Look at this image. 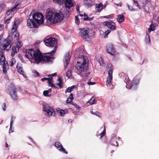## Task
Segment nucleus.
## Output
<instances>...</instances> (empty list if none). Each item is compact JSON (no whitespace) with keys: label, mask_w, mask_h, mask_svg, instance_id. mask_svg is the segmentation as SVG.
Returning a JSON list of instances; mask_svg holds the SVG:
<instances>
[{"label":"nucleus","mask_w":159,"mask_h":159,"mask_svg":"<svg viewBox=\"0 0 159 159\" xmlns=\"http://www.w3.org/2000/svg\"><path fill=\"white\" fill-rule=\"evenodd\" d=\"M25 56L30 60L34 59L35 62L39 64L41 62L49 63L51 58L48 59L47 55H42L39 50L35 51L32 49L26 50L25 52Z\"/></svg>","instance_id":"nucleus-1"},{"label":"nucleus","mask_w":159,"mask_h":159,"mask_svg":"<svg viewBox=\"0 0 159 159\" xmlns=\"http://www.w3.org/2000/svg\"><path fill=\"white\" fill-rule=\"evenodd\" d=\"M64 16L61 12L52 8L47 9L46 13V19L49 23H56L63 20Z\"/></svg>","instance_id":"nucleus-2"},{"label":"nucleus","mask_w":159,"mask_h":159,"mask_svg":"<svg viewBox=\"0 0 159 159\" xmlns=\"http://www.w3.org/2000/svg\"><path fill=\"white\" fill-rule=\"evenodd\" d=\"M43 16L39 12L35 13L33 16V19H29L27 20L28 26L30 28H37L43 23Z\"/></svg>","instance_id":"nucleus-3"},{"label":"nucleus","mask_w":159,"mask_h":159,"mask_svg":"<svg viewBox=\"0 0 159 159\" xmlns=\"http://www.w3.org/2000/svg\"><path fill=\"white\" fill-rule=\"evenodd\" d=\"M44 42L47 46L50 47H54L53 49L50 52L44 54V55H47L48 59V58H51V59L49 61V63H51L52 60L54 59L52 56L55 53L57 49V40L54 38L50 37L44 40Z\"/></svg>","instance_id":"nucleus-4"},{"label":"nucleus","mask_w":159,"mask_h":159,"mask_svg":"<svg viewBox=\"0 0 159 159\" xmlns=\"http://www.w3.org/2000/svg\"><path fill=\"white\" fill-rule=\"evenodd\" d=\"M79 61L75 65V67L78 74L85 72L87 69V61L84 59V56H81L78 58Z\"/></svg>","instance_id":"nucleus-5"},{"label":"nucleus","mask_w":159,"mask_h":159,"mask_svg":"<svg viewBox=\"0 0 159 159\" xmlns=\"http://www.w3.org/2000/svg\"><path fill=\"white\" fill-rule=\"evenodd\" d=\"M8 91L12 98L14 100L18 99V96L16 93V89L13 84H11L8 87Z\"/></svg>","instance_id":"nucleus-6"},{"label":"nucleus","mask_w":159,"mask_h":159,"mask_svg":"<svg viewBox=\"0 0 159 159\" xmlns=\"http://www.w3.org/2000/svg\"><path fill=\"white\" fill-rule=\"evenodd\" d=\"M107 69H109L108 71V76L107 79V85L108 87H111L112 81V74L113 66L111 64H108L107 66Z\"/></svg>","instance_id":"nucleus-7"},{"label":"nucleus","mask_w":159,"mask_h":159,"mask_svg":"<svg viewBox=\"0 0 159 159\" xmlns=\"http://www.w3.org/2000/svg\"><path fill=\"white\" fill-rule=\"evenodd\" d=\"M12 44L11 40L7 38L4 40V44L1 46V48L2 50H8L11 47Z\"/></svg>","instance_id":"nucleus-8"},{"label":"nucleus","mask_w":159,"mask_h":159,"mask_svg":"<svg viewBox=\"0 0 159 159\" xmlns=\"http://www.w3.org/2000/svg\"><path fill=\"white\" fill-rule=\"evenodd\" d=\"M43 111H45L48 115L52 116L54 115L55 112L54 109L49 106L47 105H43Z\"/></svg>","instance_id":"nucleus-9"},{"label":"nucleus","mask_w":159,"mask_h":159,"mask_svg":"<svg viewBox=\"0 0 159 159\" xmlns=\"http://www.w3.org/2000/svg\"><path fill=\"white\" fill-rule=\"evenodd\" d=\"M103 25L111 30H115L116 29V24L112 21H104L103 22Z\"/></svg>","instance_id":"nucleus-10"},{"label":"nucleus","mask_w":159,"mask_h":159,"mask_svg":"<svg viewBox=\"0 0 159 159\" xmlns=\"http://www.w3.org/2000/svg\"><path fill=\"white\" fill-rule=\"evenodd\" d=\"M89 33V29L88 28H84L80 30L79 34L82 37L86 39L89 37L88 35Z\"/></svg>","instance_id":"nucleus-11"},{"label":"nucleus","mask_w":159,"mask_h":159,"mask_svg":"<svg viewBox=\"0 0 159 159\" xmlns=\"http://www.w3.org/2000/svg\"><path fill=\"white\" fill-rule=\"evenodd\" d=\"M107 50L108 53L112 55H114L115 53V50L113 45L111 43L108 44L107 47Z\"/></svg>","instance_id":"nucleus-12"},{"label":"nucleus","mask_w":159,"mask_h":159,"mask_svg":"<svg viewBox=\"0 0 159 159\" xmlns=\"http://www.w3.org/2000/svg\"><path fill=\"white\" fill-rule=\"evenodd\" d=\"M70 60L69 52H67L65 53V57L63 60L65 69H66L69 63Z\"/></svg>","instance_id":"nucleus-13"},{"label":"nucleus","mask_w":159,"mask_h":159,"mask_svg":"<svg viewBox=\"0 0 159 159\" xmlns=\"http://www.w3.org/2000/svg\"><path fill=\"white\" fill-rule=\"evenodd\" d=\"M55 146L60 151L66 154L67 153V152L65 151V149L63 148L61 144L59 142H56L55 143Z\"/></svg>","instance_id":"nucleus-14"},{"label":"nucleus","mask_w":159,"mask_h":159,"mask_svg":"<svg viewBox=\"0 0 159 159\" xmlns=\"http://www.w3.org/2000/svg\"><path fill=\"white\" fill-rule=\"evenodd\" d=\"M2 63H0L1 64L3 65V71L4 73L6 74L7 71L9 69V66L7 62L6 61H3Z\"/></svg>","instance_id":"nucleus-15"},{"label":"nucleus","mask_w":159,"mask_h":159,"mask_svg":"<svg viewBox=\"0 0 159 159\" xmlns=\"http://www.w3.org/2000/svg\"><path fill=\"white\" fill-rule=\"evenodd\" d=\"M74 3L72 0H65V7L66 8L70 9L73 6Z\"/></svg>","instance_id":"nucleus-16"},{"label":"nucleus","mask_w":159,"mask_h":159,"mask_svg":"<svg viewBox=\"0 0 159 159\" xmlns=\"http://www.w3.org/2000/svg\"><path fill=\"white\" fill-rule=\"evenodd\" d=\"M18 5H16L11 9L8 10L6 13L5 16H8L11 13H12L14 11L17 10L18 9Z\"/></svg>","instance_id":"nucleus-17"},{"label":"nucleus","mask_w":159,"mask_h":159,"mask_svg":"<svg viewBox=\"0 0 159 159\" xmlns=\"http://www.w3.org/2000/svg\"><path fill=\"white\" fill-rule=\"evenodd\" d=\"M94 0H84V3L86 7H89L91 6Z\"/></svg>","instance_id":"nucleus-18"},{"label":"nucleus","mask_w":159,"mask_h":159,"mask_svg":"<svg viewBox=\"0 0 159 159\" xmlns=\"http://www.w3.org/2000/svg\"><path fill=\"white\" fill-rule=\"evenodd\" d=\"M19 50V49L16 48V46H13L12 48L11 51V55L12 57L14 56L15 54L16 53H17Z\"/></svg>","instance_id":"nucleus-19"},{"label":"nucleus","mask_w":159,"mask_h":159,"mask_svg":"<svg viewBox=\"0 0 159 159\" xmlns=\"http://www.w3.org/2000/svg\"><path fill=\"white\" fill-rule=\"evenodd\" d=\"M19 50V49L16 48V46H13L12 48L11 51V55L12 57L14 56L15 54L16 53H17Z\"/></svg>","instance_id":"nucleus-20"},{"label":"nucleus","mask_w":159,"mask_h":159,"mask_svg":"<svg viewBox=\"0 0 159 159\" xmlns=\"http://www.w3.org/2000/svg\"><path fill=\"white\" fill-rule=\"evenodd\" d=\"M138 81L137 80H134L131 83L130 87L129 88L130 89L131 88L133 89H134L136 88V86L138 84Z\"/></svg>","instance_id":"nucleus-21"},{"label":"nucleus","mask_w":159,"mask_h":159,"mask_svg":"<svg viewBox=\"0 0 159 159\" xmlns=\"http://www.w3.org/2000/svg\"><path fill=\"white\" fill-rule=\"evenodd\" d=\"M16 68L17 69V71L19 73L22 75L24 76L25 75V74L24 73V72L23 70L22 67L17 66H16Z\"/></svg>","instance_id":"nucleus-22"},{"label":"nucleus","mask_w":159,"mask_h":159,"mask_svg":"<svg viewBox=\"0 0 159 159\" xmlns=\"http://www.w3.org/2000/svg\"><path fill=\"white\" fill-rule=\"evenodd\" d=\"M124 20V15H119L118 16V18H117V21L120 23L123 22Z\"/></svg>","instance_id":"nucleus-23"},{"label":"nucleus","mask_w":159,"mask_h":159,"mask_svg":"<svg viewBox=\"0 0 159 159\" xmlns=\"http://www.w3.org/2000/svg\"><path fill=\"white\" fill-rule=\"evenodd\" d=\"M5 57L4 55L3 52L0 51V63H2L3 61H5Z\"/></svg>","instance_id":"nucleus-24"},{"label":"nucleus","mask_w":159,"mask_h":159,"mask_svg":"<svg viewBox=\"0 0 159 159\" xmlns=\"http://www.w3.org/2000/svg\"><path fill=\"white\" fill-rule=\"evenodd\" d=\"M102 4L100 3L99 4H96V7L97 9V10L98 11H100L102 9Z\"/></svg>","instance_id":"nucleus-25"},{"label":"nucleus","mask_w":159,"mask_h":159,"mask_svg":"<svg viewBox=\"0 0 159 159\" xmlns=\"http://www.w3.org/2000/svg\"><path fill=\"white\" fill-rule=\"evenodd\" d=\"M13 35H14V39L16 40H18L19 38V34L17 31L13 32Z\"/></svg>","instance_id":"nucleus-26"},{"label":"nucleus","mask_w":159,"mask_h":159,"mask_svg":"<svg viewBox=\"0 0 159 159\" xmlns=\"http://www.w3.org/2000/svg\"><path fill=\"white\" fill-rule=\"evenodd\" d=\"M17 21H16L15 20L14 21V25H13L12 27V31H16V29L17 28V24L16 22Z\"/></svg>","instance_id":"nucleus-27"},{"label":"nucleus","mask_w":159,"mask_h":159,"mask_svg":"<svg viewBox=\"0 0 159 159\" xmlns=\"http://www.w3.org/2000/svg\"><path fill=\"white\" fill-rule=\"evenodd\" d=\"M11 18V16H10L9 17H8V16H5L4 20V22L5 23L7 24L9 23L10 21Z\"/></svg>","instance_id":"nucleus-28"},{"label":"nucleus","mask_w":159,"mask_h":159,"mask_svg":"<svg viewBox=\"0 0 159 159\" xmlns=\"http://www.w3.org/2000/svg\"><path fill=\"white\" fill-rule=\"evenodd\" d=\"M145 41L146 43H149L150 42V37L147 33H146L145 36Z\"/></svg>","instance_id":"nucleus-29"},{"label":"nucleus","mask_w":159,"mask_h":159,"mask_svg":"<svg viewBox=\"0 0 159 159\" xmlns=\"http://www.w3.org/2000/svg\"><path fill=\"white\" fill-rule=\"evenodd\" d=\"M68 112V111L67 110H61L59 111V113L60 115L61 116H63L65 114Z\"/></svg>","instance_id":"nucleus-30"},{"label":"nucleus","mask_w":159,"mask_h":159,"mask_svg":"<svg viewBox=\"0 0 159 159\" xmlns=\"http://www.w3.org/2000/svg\"><path fill=\"white\" fill-rule=\"evenodd\" d=\"M75 87V86L73 85L71 87H68L66 90L65 93H66L67 92H71L73 89V88Z\"/></svg>","instance_id":"nucleus-31"},{"label":"nucleus","mask_w":159,"mask_h":159,"mask_svg":"<svg viewBox=\"0 0 159 159\" xmlns=\"http://www.w3.org/2000/svg\"><path fill=\"white\" fill-rule=\"evenodd\" d=\"M51 90L50 89H49L47 90L44 91L43 92V95L45 96H48V93L51 92Z\"/></svg>","instance_id":"nucleus-32"},{"label":"nucleus","mask_w":159,"mask_h":159,"mask_svg":"<svg viewBox=\"0 0 159 159\" xmlns=\"http://www.w3.org/2000/svg\"><path fill=\"white\" fill-rule=\"evenodd\" d=\"M22 44L21 41H18L16 43V44L15 45L16 46V48L19 49L22 47Z\"/></svg>","instance_id":"nucleus-33"},{"label":"nucleus","mask_w":159,"mask_h":159,"mask_svg":"<svg viewBox=\"0 0 159 159\" xmlns=\"http://www.w3.org/2000/svg\"><path fill=\"white\" fill-rule=\"evenodd\" d=\"M52 77H50L49 78H42L41 79V80L42 81H43L44 80H47L48 81V83L49 82H51L52 81Z\"/></svg>","instance_id":"nucleus-34"},{"label":"nucleus","mask_w":159,"mask_h":159,"mask_svg":"<svg viewBox=\"0 0 159 159\" xmlns=\"http://www.w3.org/2000/svg\"><path fill=\"white\" fill-rule=\"evenodd\" d=\"M155 27L153 25L151 24L150 25V28L148 29V31L150 32L151 31H153L155 30Z\"/></svg>","instance_id":"nucleus-35"},{"label":"nucleus","mask_w":159,"mask_h":159,"mask_svg":"<svg viewBox=\"0 0 159 159\" xmlns=\"http://www.w3.org/2000/svg\"><path fill=\"white\" fill-rule=\"evenodd\" d=\"M16 63V60L14 58H12L10 61H9V65L11 66H12L14 64Z\"/></svg>","instance_id":"nucleus-36"},{"label":"nucleus","mask_w":159,"mask_h":159,"mask_svg":"<svg viewBox=\"0 0 159 159\" xmlns=\"http://www.w3.org/2000/svg\"><path fill=\"white\" fill-rule=\"evenodd\" d=\"M72 75V71L71 70H68L66 73V76L68 78H70Z\"/></svg>","instance_id":"nucleus-37"},{"label":"nucleus","mask_w":159,"mask_h":159,"mask_svg":"<svg viewBox=\"0 0 159 159\" xmlns=\"http://www.w3.org/2000/svg\"><path fill=\"white\" fill-rule=\"evenodd\" d=\"M91 99L89 101H88V102H89V103L91 105H93V104H94L96 103V101L95 99H93V100H92Z\"/></svg>","instance_id":"nucleus-38"},{"label":"nucleus","mask_w":159,"mask_h":159,"mask_svg":"<svg viewBox=\"0 0 159 159\" xmlns=\"http://www.w3.org/2000/svg\"><path fill=\"white\" fill-rule=\"evenodd\" d=\"M63 1V0H53V2L54 3H57L59 4H61Z\"/></svg>","instance_id":"nucleus-39"},{"label":"nucleus","mask_w":159,"mask_h":159,"mask_svg":"<svg viewBox=\"0 0 159 159\" xmlns=\"http://www.w3.org/2000/svg\"><path fill=\"white\" fill-rule=\"evenodd\" d=\"M127 6L128 8V9L130 11H135V9L133 7L131 6H130L129 5H127Z\"/></svg>","instance_id":"nucleus-40"},{"label":"nucleus","mask_w":159,"mask_h":159,"mask_svg":"<svg viewBox=\"0 0 159 159\" xmlns=\"http://www.w3.org/2000/svg\"><path fill=\"white\" fill-rule=\"evenodd\" d=\"M87 17H84V18H83V20H89V21H91L93 17L91 18L89 17H88V16H86Z\"/></svg>","instance_id":"nucleus-41"},{"label":"nucleus","mask_w":159,"mask_h":159,"mask_svg":"<svg viewBox=\"0 0 159 159\" xmlns=\"http://www.w3.org/2000/svg\"><path fill=\"white\" fill-rule=\"evenodd\" d=\"M75 22L76 24H79L80 23V20L77 16H76L75 17Z\"/></svg>","instance_id":"nucleus-42"},{"label":"nucleus","mask_w":159,"mask_h":159,"mask_svg":"<svg viewBox=\"0 0 159 159\" xmlns=\"http://www.w3.org/2000/svg\"><path fill=\"white\" fill-rule=\"evenodd\" d=\"M133 2L134 3L135 5L138 8H140V7L138 4L137 1L136 0H133Z\"/></svg>","instance_id":"nucleus-43"},{"label":"nucleus","mask_w":159,"mask_h":159,"mask_svg":"<svg viewBox=\"0 0 159 159\" xmlns=\"http://www.w3.org/2000/svg\"><path fill=\"white\" fill-rule=\"evenodd\" d=\"M105 132H106V129H105V127H104V129L102 133H101L100 134V135L101 136V138H102L104 135V134H105Z\"/></svg>","instance_id":"nucleus-44"},{"label":"nucleus","mask_w":159,"mask_h":159,"mask_svg":"<svg viewBox=\"0 0 159 159\" xmlns=\"http://www.w3.org/2000/svg\"><path fill=\"white\" fill-rule=\"evenodd\" d=\"M49 86H51L53 88H56L57 87L53 84L51 83V82L49 83Z\"/></svg>","instance_id":"nucleus-45"},{"label":"nucleus","mask_w":159,"mask_h":159,"mask_svg":"<svg viewBox=\"0 0 159 159\" xmlns=\"http://www.w3.org/2000/svg\"><path fill=\"white\" fill-rule=\"evenodd\" d=\"M76 108H80V107L78 105H77L76 103L74 102H72L71 103Z\"/></svg>","instance_id":"nucleus-46"},{"label":"nucleus","mask_w":159,"mask_h":159,"mask_svg":"<svg viewBox=\"0 0 159 159\" xmlns=\"http://www.w3.org/2000/svg\"><path fill=\"white\" fill-rule=\"evenodd\" d=\"M2 106V108L3 109L4 111H5L6 109L5 103H3Z\"/></svg>","instance_id":"nucleus-47"},{"label":"nucleus","mask_w":159,"mask_h":159,"mask_svg":"<svg viewBox=\"0 0 159 159\" xmlns=\"http://www.w3.org/2000/svg\"><path fill=\"white\" fill-rule=\"evenodd\" d=\"M111 30H108L106 31L105 32L106 35H107L109 33H110Z\"/></svg>","instance_id":"nucleus-48"},{"label":"nucleus","mask_w":159,"mask_h":159,"mask_svg":"<svg viewBox=\"0 0 159 159\" xmlns=\"http://www.w3.org/2000/svg\"><path fill=\"white\" fill-rule=\"evenodd\" d=\"M68 98H70V99L72 100L73 99V95L72 93H70V96Z\"/></svg>","instance_id":"nucleus-49"},{"label":"nucleus","mask_w":159,"mask_h":159,"mask_svg":"<svg viewBox=\"0 0 159 159\" xmlns=\"http://www.w3.org/2000/svg\"><path fill=\"white\" fill-rule=\"evenodd\" d=\"M113 15H110L107 16H105V18H113Z\"/></svg>","instance_id":"nucleus-50"},{"label":"nucleus","mask_w":159,"mask_h":159,"mask_svg":"<svg viewBox=\"0 0 159 159\" xmlns=\"http://www.w3.org/2000/svg\"><path fill=\"white\" fill-rule=\"evenodd\" d=\"M13 117H12L11 119V122L10 123V126H11V127H12V123H13Z\"/></svg>","instance_id":"nucleus-51"},{"label":"nucleus","mask_w":159,"mask_h":159,"mask_svg":"<svg viewBox=\"0 0 159 159\" xmlns=\"http://www.w3.org/2000/svg\"><path fill=\"white\" fill-rule=\"evenodd\" d=\"M57 80L59 82V83L62 84V80L61 79V78H60V77L58 78V79Z\"/></svg>","instance_id":"nucleus-52"},{"label":"nucleus","mask_w":159,"mask_h":159,"mask_svg":"<svg viewBox=\"0 0 159 159\" xmlns=\"http://www.w3.org/2000/svg\"><path fill=\"white\" fill-rule=\"evenodd\" d=\"M39 76V73L37 71H35L34 72V77H36Z\"/></svg>","instance_id":"nucleus-53"},{"label":"nucleus","mask_w":159,"mask_h":159,"mask_svg":"<svg viewBox=\"0 0 159 159\" xmlns=\"http://www.w3.org/2000/svg\"><path fill=\"white\" fill-rule=\"evenodd\" d=\"M87 84L89 85H93V84H95V82H87Z\"/></svg>","instance_id":"nucleus-54"},{"label":"nucleus","mask_w":159,"mask_h":159,"mask_svg":"<svg viewBox=\"0 0 159 159\" xmlns=\"http://www.w3.org/2000/svg\"><path fill=\"white\" fill-rule=\"evenodd\" d=\"M18 57H19V58L20 59V60H21L22 61H23V57L20 54H18Z\"/></svg>","instance_id":"nucleus-55"},{"label":"nucleus","mask_w":159,"mask_h":159,"mask_svg":"<svg viewBox=\"0 0 159 159\" xmlns=\"http://www.w3.org/2000/svg\"><path fill=\"white\" fill-rule=\"evenodd\" d=\"M72 100L70 99V98H68L66 100V102L67 103H70V102L72 101Z\"/></svg>","instance_id":"nucleus-56"},{"label":"nucleus","mask_w":159,"mask_h":159,"mask_svg":"<svg viewBox=\"0 0 159 159\" xmlns=\"http://www.w3.org/2000/svg\"><path fill=\"white\" fill-rule=\"evenodd\" d=\"M4 28V25H0V31H1Z\"/></svg>","instance_id":"nucleus-57"},{"label":"nucleus","mask_w":159,"mask_h":159,"mask_svg":"<svg viewBox=\"0 0 159 159\" xmlns=\"http://www.w3.org/2000/svg\"><path fill=\"white\" fill-rule=\"evenodd\" d=\"M76 9L78 13H80V11L79 8V6L78 5H76Z\"/></svg>","instance_id":"nucleus-58"},{"label":"nucleus","mask_w":159,"mask_h":159,"mask_svg":"<svg viewBox=\"0 0 159 159\" xmlns=\"http://www.w3.org/2000/svg\"><path fill=\"white\" fill-rule=\"evenodd\" d=\"M89 72H87V73H85L83 75V77L84 76L87 77L89 75Z\"/></svg>","instance_id":"nucleus-59"},{"label":"nucleus","mask_w":159,"mask_h":159,"mask_svg":"<svg viewBox=\"0 0 159 159\" xmlns=\"http://www.w3.org/2000/svg\"><path fill=\"white\" fill-rule=\"evenodd\" d=\"M56 75H57V73H54L53 74H51L49 75L50 76V77H52V76H56Z\"/></svg>","instance_id":"nucleus-60"},{"label":"nucleus","mask_w":159,"mask_h":159,"mask_svg":"<svg viewBox=\"0 0 159 159\" xmlns=\"http://www.w3.org/2000/svg\"><path fill=\"white\" fill-rule=\"evenodd\" d=\"M101 61V62L100 61H99V62L100 63V65H101L102 66H104L105 64L103 62V61L102 60Z\"/></svg>","instance_id":"nucleus-61"},{"label":"nucleus","mask_w":159,"mask_h":159,"mask_svg":"<svg viewBox=\"0 0 159 159\" xmlns=\"http://www.w3.org/2000/svg\"><path fill=\"white\" fill-rule=\"evenodd\" d=\"M62 84L59 83H57V85L59 86L61 88V85Z\"/></svg>","instance_id":"nucleus-62"},{"label":"nucleus","mask_w":159,"mask_h":159,"mask_svg":"<svg viewBox=\"0 0 159 159\" xmlns=\"http://www.w3.org/2000/svg\"><path fill=\"white\" fill-rule=\"evenodd\" d=\"M11 128H12V127L11 128V126H10V128L9 130V133H10L13 132V131L12 130Z\"/></svg>","instance_id":"nucleus-63"},{"label":"nucleus","mask_w":159,"mask_h":159,"mask_svg":"<svg viewBox=\"0 0 159 159\" xmlns=\"http://www.w3.org/2000/svg\"><path fill=\"white\" fill-rule=\"evenodd\" d=\"M95 114L98 116H100V114L98 112H96L95 113Z\"/></svg>","instance_id":"nucleus-64"}]
</instances>
